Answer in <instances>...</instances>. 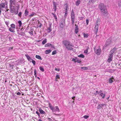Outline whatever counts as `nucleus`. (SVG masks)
Here are the masks:
<instances>
[{
  "label": "nucleus",
  "mask_w": 121,
  "mask_h": 121,
  "mask_svg": "<svg viewBox=\"0 0 121 121\" xmlns=\"http://www.w3.org/2000/svg\"><path fill=\"white\" fill-rule=\"evenodd\" d=\"M98 8L99 9L101 16L106 17L108 14L106 6L104 4L101 3L99 5Z\"/></svg>",
  "instance_id": "f257e3e1"
},
{
  "label": "nucleus",
  "mask_w": 121,
  "mask_h": 121,
  "mask_svg": "<svg viewBox=\"0 0 121 121\" xmlns=\"http://www.w3.org/2000/svg\"><path fill=\"white\" fill-rule=\"evenodd\" d=\"M62 43L65 46L66 48L69 50H71L72 49V45L69 40H65L62 41Z\"/></svg>",
  "instance_id": "f03ea898"
},
{
  "label": "nucleus",
  "mask_w": 121,
  "mask_h": 121,
  "mask_svg": "<svg viewBox=\"0 0 121 121\" xmlns=\"http://www.w3.org/2000/svg\"><path fill=\"white\" fill-rule=\"evenodd\" d=\"M71 16V21H72V24L73 25L75 20V14L73 10H72V11Z\"/></svg>",
  "instance_id": "7ed1b4c3"
},
{
  "label": "nucleus",
  "mask_w": 121,
  "mask_h": 121,
  "mask_svg": "<svg viewBox=\"0 0 121 121\" xmlns=\"http://www.w3.org/2000/svg\"><path fill=\"white\" fill-rule=\"evenodd\" d=\"M99 24L98 22V21L97 20L96 23V25L95 26V35H96L98 32V24Z\"/></svg>",
  "instance_id": "20e7f679"
},
{
  "label": "nucleus",
  "mask_w": 121,
  "mask_h": 121,
  "mask_svg": "<svg viewBox=\"0 0 121 121\" xmlns=\"http://www.w3.org/2000/svg\"><path fill=\"white\" fill-rule=\"evenodd\" d=\"M94 49L95 52L96 54L98 55H100L101 52V50L100 48H99L96 50L95 49Z\"/></svg>",
  "instance_id": "39448f33"
},
{
  "label": "nucleus",
  "mask_w": 121,
  "mask_h": 121,
  "mask_svg": "<svg viewBox=\"0 0 121 121\" xmlns=\"http://www.w3.org/2000/svg\"><path fill=\"white\" fill-rule=\"evenodd\" d=\"M113 54H109L108 56L109 58L107 60V61L108 62H110L111 61H112V58L113 57Z\"/></svg>",
  "instance_id": "423d86ee"
},
{
  "label": "nucleus",
  "mask_w": 121,
  "mask_h": 121,
  "mask_svg": "<svg viewBox=\"0 0 121 121\" xmlns=\"http://www.w3.org/2000/svg\"><path fill=\"white\" fill-rule=\"evenodd\" d=\"M65 25L64 21L62 20L60 22V28H63Z\"/></svg>",
  "instance_id": "0eeeda50"
},
{
  "label": "nucleus",
  "mask_w": 121,
  "mask_h": 121,
  "mask_svg": "<svg viewBox=\"0 0 121 121\" xmlns=\"http://www.w3.org/2000/svg\"><path fill=\"white\" fill-rule=\"evenodd\" d=\"M25 56L28 61H30V62H31V61L33 59H32L31 57L27 54H25Z\"/></svg>",
  "instance_id": "6e6552de"
},
{
  "label": "nucleus",
  "mask_w": 121,
  "mask_h": 121,
  "mask_svg": "<svg viewBox=\"0 0 121 121\" xmlns=\"http://www.w3.org/2000/svg\"><path fill=\"white\" fill-rule=\"evenodd\" d=\"M52 24L51 23H49V27L47 28V33H49L52 31L51 29Z\"/></svg>",
  "instance_id": "1a4fd4ad"
},
{
  "label": "nucleus",
  "mask_w": 121,
  "mask_h": 121,
  "mask_svg": "<svg viewBox=\"0 0 121 121\" xmlns=\"http://www.w3.org/2000/svg\"><path fill=\"white\" fill-rule=\"evenodd\" d=\"M53 112H59V110L58 106H56L54 108L52 111Z\"/></svg>",
  "instance_id": "9d476101"
},
{
  "label": "nucleus",
  "mask_w": 121,
  "mask_h": 121,
  "mask_svg": "<svg viewBox=\"0 0 121 121\" xmlns=\"http://www.w3.org/2000/svg\"><path fill=\"white\" fill-rule=\"evenodd\" d=\"M39 110L40 112V113L42 114H45L46 113L43 110L42 108H39Z\"/></svg>",
  "instance_id": "9b49d317"
},
{
  "label": "nucleus",
  "mask_w": 121,
  "mask_h": 121,
  "mask_svg": "<svg viewBox=\"0 0 121 121\" xmlns=\"http://www.w3.org/2000/svg\"><path fill=\"white\" fill-rule=\"evenodd\" d=\"M106 105L105 104H99L98 106L97 107L98 109H100L102 108L104 106Z\"/></svg>",
  "instance_id": "f8f14e48"
},
{
  "label": "nucleus",
  "mask_w": 121,
  "mask_h": 121,
  "mask_svg": "<svg viewBox=\"0 0 121 121\" xmlns=\"http://www.w3.org/2000/svg\"><path fill=\"white\" fill-rule=\"evenodd\" d=\"M5 6V4L4 3H1L0 4V9L1 10L2 8H4Z\"/></svg>",
  "instance_id": "ddd939ff"
},
{
  "label": "nucleus",
  "mask_w": 121,
  "mask_h": 121,
  "mask_svg": "<svg viewBox=\"0 0 121 121\" xmlns=\"http://www.w3.org/2000/svg\"><path fill=\"white\" fill-rule=\"evenodd\" d=\"M9 2L10 3L11 5H12V4L15 5V0H10Z\"/></svg>",
  "instance_id": "4468645a"
},
{
  "label": "nucleus",
  "mask_w": 121,
  "mask_h": 121,
  "mask_svg": "<svg viewBox=\"0 0 121 121\" xmlns=\"http://www.w3.org/2000/svg\"><path fill=\"white\" fill-rule=\"evenodd\" d=\"M111 43V41L110 39H108L107 40V41L106 42L105 45L106 46H107L110 45Z\"/></svg>",
  "instance_id": "2eb2a0df"
},
{
  "label": "nucleus",
  "mask_w": 121,
  "mask_h": 121,
  "mask_svg": "<svg viewBox=\"0 0 121 121\" xmlns=\"http://www.w3.org/2000/svg\"><path fill=\"white\" fill-rule=\"evenodd\" d=\"M19 7H18L17 8V9H14V11L15 14H18V10L19 9Z\"/></svg>",
  "instance_id": "dca6fc26"
},
{
  "label": "nucleus",
  "mask_w": 121,
  "mask_h": 121,
  "mask_svg": "<svg viewBox=\"0 0 121 121\" xmlns=\"http://www.w3.org/2000/svg\"><path fill=\"white\" fill-rule=\"evenodd\" d=\"M75 26H76L75 29V33L77 34L78 31V25L76 24L75 25Z\"/></svg>",
  "instance_id": "f3484780"
},
{
  "label": "nucleus",
  "mask_w": 121,
  "mask_h": 121,
  "mask_svg": "<svg viewBox=\"0 0 121 121\" xmlns=\"http://www.w3.org/2000/svg\"><path fill=\"white\" fill-rule=\"evenodd\" d=\"M53 9L57 8V4L56 2L53 1Z\"/></svg>",
  "instance_id": "a211bd4d"
},
{
  "label": "nucleus",
  "mask_w": 121,
  "mask_h": 121,
  "mask_svg": "<svg viewBox=\"0 0 121 121\" xmlns=\"http://www.w3.org/2000/svg\"><path fill=\"white\" fill-rule=\"evenodd\" d=\"M112 78H110L109 80V82L110 83H112L113 82V79H114V77L112 76Z\"/></svg>",
  "instance_id": "6ab92c4d"
},
{
  "label": "nucleus",
  "mask_w": 121,
  "mask_h": 121,
  "mask_svg": "<svg viewBox=\"0 0 121 121\" xmlns=\"http://www.w3.org/2000/svg\"><path fill=\"white\" fill-rule=\"evenodd\" d=\"M94 0H89L88 4L90 5L94 3Z\"/></svg>",
  "instance_id": "aec40b11"
},
{
  "label": "nucleus",
  "mask_w": 121,
  "mask_h": 121,
  "mask_svg": "<svg viewBox=\"0 0 121 121\" xmlns=\"http://www.w3.org/2000/svg\"><path fill=\"white\" fill-rule=\"evenodd\" d=\"M14 29H13V28L10 27L9 29V30L11 32L14 33L15 31H14Z\"/></svg>",
  "instance_id": "412c9836"
},
{
  "label": "nucleus",
  "mask_w": 121,
  "mask_h": 121,
  "mask_svg": "<svg viewBox=\"0 0 121 121\" xmlns=\"http://www.w3.org/2000/svg\"><path fill=\"white\" fill-rule=\"evenodd\" d=\"M52 14L53 15L54 18L55 19V21H57V19L56 14L53 13H52Z\"/></svg>",
  "instance_id": "4be33fe9"
},
{
  "label": "nucleus",
  "mask_w": 121,
  "mask_h": 121,
  "mask_svg": "<svg viewBox=\"0 0 121 121\" xmlns=\"http://www.w3.org/2000/svg\"><path fill=\"white\" fill-rule=\"evenodd\" d=\"M51 51V50L50 49L47 50L45 51V53L46 54H48L50 53Z\"/></svg>",
  "instance_id": "5701e85b"
},
{
  "label": "nucleus",
  "mask_w": 121,
  "mask_h": 121,
  "mask_svg": "<svg viewBox=\"0 0 121 121\" xmlns=\"http://www.w3.org/2000/svg\"><path fill=\"white\" fill-rule=\"evenodd\" d=\"M29 11L26 10L25 11V12L24 13L25 16H27L28 15Z\"/></svg>",
  "instance_id": "b1692460"
},
{
  "label": "nucleus",
  "mask_w": 121,
  "mask_h": 121,
  "mask_svg": "<svg viewBox=\"0 0 121 121\" xmlns=\"http://www.w3.org/2000/svg\"><path fill=\"white\" fill-rule=\"evenodd\" d=\"M99 96L102 97V98L103 99L105 97V95L104 94H103V93H101L100 94Z\"/></svg>",
  "instance_id": "393cba45"
},
{
  "label": "nucleus",
  "mask_w": 121,
  "mask_h": 121,
  "mask_svg": "<svg viewBox=\"0 0 121 121\" xmlns=\"http://www.w3.org/2000/svg\"><path fill=\"white\" fill-rule=\"evenodd\" d=\"M39 69L42 72H43L44 71V69L42 66H41L39 67Z\"/></svg>",
  "instance_id": "a878e982"
},
{
  "label": "nucleus",
  "mask_w": 121,
  "mask_h": 121,
  "mask_svg": "<svg viewBox=\"0 0 121 121\" xmlns=\"http://www.w3.org/2000/svg\"><path fill=\"white\" fill-rule=\"evenodd\" d=\"M83 35H84V37L85 38H87L88 36L89 35L87 33H83Z\"/></svg>",
  "instance_id": "bb28decb"
},
{
  "label": "nucleus",
  "mask_w": 121,
  "mask_h": 121,
  "mask_svg": "<svg viewBox=\"0 0 121 121\" xmlns=\"http://www.w3.org/2000/svg\"><path fill=\"white\" fill-rule=\"evenodd\" d=\"M35 57L36 58L40 60H42V59L41 57V56L39 55H36L35 56Z\"/></svg>",
  "instance_id": "cd10ccee"
},
{
  "label": "nucleus",
  "mask_w": 121,
  "mask_h": 121,
  "mask_svg": "<svg viewBox=\"0 0 121 121\" xmlns=\"http://www.w3.org/2000/svg\"><path fill=\"white\" fill-rule=\"evenodd\" d=\"M80 0H77L76 2V5L78 6L80 3Z\"/></svg>",
  "instance_id": "c85d7f7f"
},
{
  "label": "nucleus",
  "mask_w": 121,
  "mask_h": 121,
  "mask_svg": "<svg viewBox=\"0 0 121 121\" xmlns=\"http://www.w3.org/2000/svg\"><path fill=\"white\" fill-rule=\"evenodd\" d=\"M47 42V39H45L42 42V44L43 45L45 44Z\"/></svg>",
  "instance_id": "c756f323"
},
{
  "label": "nucleus",
  "mask_w": 121,
  "mask_h": 121,
  "mask_svg": "<svg viewBox=\"0 0 121 121\" xmlns=\"http://www.w3.org/2000/svg\"><path fill=\"white\" fill-rule=\"evenodd\" d=\"M52 45V44L50 43H47L45 45V47H47L50 46Z\"/></svg>",
  "instance_id": "7c9ffc66"
},
{
  "label": "nucleus",
  "mask_w": 121,
  "mask_h": 121,
  "mask_svg": "<svg viewBox=\"0 0 121 121\" xmlns=\"http://www.w3.org/2000/svg\"><path fill=\"white\" fill-rule=\"evenodd\" d=\"M18 22L19 24V27H21L22 25V23L21 21L19 20Z\"/></svg>",
  "instance_id": "2f4dec72"
},
{
  "label": "nucleus",
  "mask_w": 121,
  "mask_h": 121,
  "mask_svg": "<svg viewBox=\"0 0 121 121\" xmlns=\"http://www.w3.org/2000/svg\"><path fill=\"white\" fill-rule=\"evenodd\" d=\"M78 56L80 57L84 58V56L83 54H81L80 55H78Z\"/></svg>",
  "instance_id": "473e14b6"
},
{
  "label": "nucleus",
  "mask_w": 121,
  "mask_h": 121,
  "mask_svg": "<svg viewBox=\"0 0 121 121\" xmlns=\"http://www.w3.org/2000/svg\"><path fill=\"white\" fill-rule=\"evenodd\" d=\"M35 14V13L34 12H32V13L31 14H30L29 15V16L30 17L33 16H34V14Z\"/></svg>",
  "instance_id": "72a5a7b5"
},
{
  "label": "nucleus",
  "mask_w": 121,
  "mask_h": 121,
  "mask_svg": "<svg viewBox=\"0 0 121 121\" xmlns=\"http://www.w3.org/2000/svg\"><path fill=\"white\" fill-rule=\"evenodd\" d=\"M60 78V77H59V74H57L56 75V76L55 77V80L56 81H57V79L59 78Z\"/></svg>",
  "instance_id": "f704fd0d"
},
{
  "label": "nucleus",
  "mask_w": 121,
  "mask_h": 121,
  "mask_svg": "<svg viewBox=\"0 0 121 121\" xmlns=\"http://www.w3.org/2000/svg\"><path fill=\"white\" fill-rule=\"evenodd\" d=\"M107 71L110 73H112L113 72L112 69H109L107 70Z\"/></svg>",
  "instance_id": "c9c22d12"
},
{
  "label": "nucleus",
  "mask_w": 121,
  "mask_h": 121,
  "mask_svg": "<svg viewBox=\"0 0 121 121\" xmlns=\"http://www.w3.org/2000/svg\"><path fill=\"white\" fill-rule=\"evenodd\" d=\"M11 28H13V29L15 28V25L13 24H12L11 25Z\"/></svg>",
  "instance_id": "e433bc0d"
},
{
  "label": "nucleus",
  "mask_w": 121,
  "mask_h": 121,
  "mask_svg": "<svg viewBox=\"0 0 121 121\" xmlns=\"http://www.w3.org/2000/svg\"><path fill=\"white\" fill-rule=\"evenodd\" d=\"M81 69L84 70H87L88 69V68L86 67H81Z\"/></svg>",
  "instance_id": "4c0bfd02"
},
{
  "label": "nucleus",
  "mask_w": 121,
  "mask_h": 121,
  "mask_svg": "<svg viewBox=\"0 0 121 121\" xmlns=\"http://www.w3.org/2000/svg\"><path fill=\"white\" fill-rule=\"evenodd\" d=\"M31 62H32L33 64L34 65H35V64H36V62L33 59L31 61Z\"/></svg>",
  "instance_id": "58836bf2"
},
{
  "label": "nucleus",
  "mask_w": 121,
  "mask_h": 121,
  "mask_svg": "<svg viewBox=\"0 0 121 121\" xmlns=\"http://www.w3.org/2000/svg\"><path fill=\"white\" fill-rule=\"evenodd\" d=\"M56 53V51L55 50L53 51L52 52V55H54Z\"/></svg>",
  "instance_id": "ea45409f"
},
{
  "label": "nucleus",
  "mask_w": 121,
  "mask_h": 121,
  "mask_svg": "<svg viewBox=\"0 0 121 121\" xmlns=\"http://www.w3.org/2000/svg\"><path fill=\"white\" fill-rule=\"evenodd\" d=\"M115 50L113 49H112L111 51V52H110L111 53V54H113V53L115 52Z\"/></svg>",
  "instance_id": "a19ab883"
},
{
  "label": "nucleus",
  "mask_w": 121,
  "mask_h": 121,
  "mask_svg": "<svg viewBox=\"0 0 121 121\" xmlns=\"http://www.w3.org/2000/svg\"><path fill=\"white\" fill-rule=\"evenodd\" d=\"M34 75L35 77H37L36 72V70L35 69L34 71Z\"/></svg>",
  "instance_id": "79ce46f5"
},
{
  "label": "nucleus",
  "mask_w": 121,
  "mask_h": 121,
  "mask_svg": "<svg viewBox=\"0 0 121 121\" xmlns=\"http://www.w3.org/2000/svg\"><path fill=\"white\" fill-rule=\"evenodd\" d=\"M49 107L50 108V109L52 110H52L54 108V107H53L52 106H49Z\"/></svg>",
  "instance_id": "37998d69"
},
{
  "label": "nucleus",
  "mask_w": 121,
  "mask_h": 121,
  "mask_svg": "<svg viewBox=\"0 0 121 121\" xmlns=\"http://www.w3.org/2000/svg\"><path fill=\"white\" fill-rule=\"evenodd\" d=\"M81 62V60H79L78 59V60L77 61V62L78 63H80Z\"/></svg>",
  "instance_id": "c03bdc74"
},
{
  "label": "nucleus",
  "mask_w": 121,
  "mask_h": 121,
  "mask_svg": "<svg viewBox=\"0 0 121 121\" xmlns=\"http://www.w3.org/2000/svg\"><path fill=\"white\" fill-rule=\"evenodd\" d=\"M89 117V116H88L85 115L83 116V117L86 119H87Z\"/></svg>",
  "instance_id": "a18cd8bd"
},
{
  "label": "nucleus",
  "mask_w": 121,
  "mask_h": 121,
  "mask_svg": "<svg viewBox=\"0 0 121 121\" xmlns=\"http://www.w3.org/2000/svg\"><path fill=\"white\" fill-rule=\"evenodd\" d=\"M22 13L21 12H19L18 14V16L20 17H21Z\"/></svg>",
  "instance_id": "49530a36"
},
{
  "label": "nucleus",
  "mask_w": 121,
  "mask_h": 121,
  "mask_svg": "<svg viewBox=\"0 0 121 121\" xmlns=\"http://www.w3.org/2000/svg\"><path fill=\"white\" fill-rule=\"evenodd\" d=\"M72 61L76 63V59H75V57L74 58H73L72 59Z\"/></svg>",
  "instance_id": "de8ad7c7"
},
{
  "label": "nucleus",
  "mask_w": 121,
  "mask_h": 121,
  "mask_svg": "<svg viewBox=\"0 0 121 121\" xmlns=\"http://www.w3.org/2000/svg\"><path fill=\"white\" fill-rule=\"evenodd\" d=\"M5 22L7 26L8 27V25L9 24V22L8 21H6Z\"/></svg>",
  "instance_id": "09e8293b"
},
{
  "label": "nucleus",
  "mask_w": 121,
  "mask_h": 121,
  "mask_svg": "<svg viewBox=\"0 0 121 121\" xmlns=\"http://www.w3.org/2000/svg\"><path fill=\"white\" fill-rule=\"evenodd\" d=\"M86 25H87L88 24V22H89V21H88V19H86Z\"/></svg>",
  "instance_id": "8fccbe9b"
},
{
  "label": "nucleus",
  "mask_w": 121,
  "mask_h": 121,
  "mask_svg": "<svg viewBox=\"0 0 121 121\" xmlns=\"http://www.w3.org/2000/svg\"><path fill=\"white\" fill-rule=\"evenodd\" d=\"M38 24H40V25H39V27L41 28L42 25V24L40 23L39 22Z\"/></svg>",
  "instance_id": "3c124183"
},
{
  "label": "nucleus",
  "mask_w": 121,
  "mask_h": 121,
  "mask_svg": "<svg viewBox=\"0 0 121 121\" xmlns=\"http://www.w3.org/2000/svg\"><path fill=\"white\" fill-rule=\"evenodd\" d=\"M65 5L66 6V8L65 9V11H67V4H65Z\"/></svg>",
  "instance_id": "603ef678"
},
{
  "label": "nucleus",
  "mask_w": 121,
  "mask_h": 121,
  "mask_svg": "<svg viewBox=\"0 0 121 121\" xmlns=\"http://www.w3.org/2000/svg\"><path fill=\"white\" fill-rule=\"evenodd\" d=\"M12 39L11 37H9V39L10 41H11Z\"/></svg>",
  "instance_id": "864d4df0"
},
{
  "label": "nucleus",
  "mask_w": 121,
  "mask_h": 121,
  "mask_svg": "<svg viewBox=\"0 0 121 121\" xmlns=\"http://www.w3.org/2000/svg\"><path fill=\"white\" fill-rule=\"evenodd\" d=\"M55 70L58 71H60V69H59L55 68Z\"/></svg>",
  "instance_id": "5fc2aeb1"
},
{
  "label": "nucleus",
  "mask_w": 121,
  "mask_h": 121,
  "mask_svg": "<svg viewBox=\"0 0 121 121\" xmlns=\"http://www.w3.org/2000/svg\"><path fill=\"white\" fill-rule=\"evenodd\" d=\"M118 6L120 7H121V2L119 3L118 4Z\"/></svg>",
  "instance_id": "6e6d98bb"
},
{
  "label": "nucleus",
  "mask_w": 121,
  "mask_h": 121,
  "mask_svg": "<svg viewBox=\"0 0 121 121\" xmlns=\"http://www.w3.org/2000/svg\"><path fill=\"white\" fill-rule=\"evenodd\" d=\"M29 33L30 34L33 35V32L32 31H30V32Z\"/></svg>",
  "instance_id": "4d7b16f0"
},
{
  "label": "nucleus",
  "mask_w": 121,
  "mask_h": 121,
  "mask_svg": "<svg viewBox=\"0 0 121 121\" xmlns=\"http://www.w3.org/2000/svg\"><path fill=\"white\" fill-rule=\"evenodd\" d=\"M50 46H51V48H55L54 46L52 45H52H51Z\"/></svg>",
  "instance_id": "13d9d810"
},
{
  "label": "nucleus",
  "mask_w": 121,
  "mask_h": 121,
  "mask_svg": "<svg viewBox=\"0 0 121 121\" xmlns=\"http://www.w3.org/2000/svg\"><path fill=\"white\" fill-rule=\"evenodd\" d=\"M88 52V50L87 49L85 50L84 51V52L86 53H87V52Z\"/></svg>",
  "instance_id": "bf43d9fd"
},
{
  "label": "nucleus",
  "mask_w": 121,
  "mask_h": 121,
  "mask_svg": "<svg viewBox=\"0 0 121 121\" xmlns=\"http://www.w3.org/2000/svg\"><path fill=\"white\" fill-rule=\"evenodd\" d=\"M12 5H10V9L11 10H12V9H13L12 8Z\"/></svg>",
  "instance_id": "052dcab7"
},
{
  "label": "nucleus",
  "mask_w": 121,
  "mask_h": 121,
  "mask_svg": "<svg viewBox=\"0 0 121 121\" xmlns=\"http://www.w3.org/2000/svg\"><path fill=\"white\" fill-rule=\"evenodd\" d=\"M17 95H20L21 94V93L20 92H18L17 93Z\"/></svg>",
  "instance_id": "680f3d73"
},
{
  "label": "nucleus",
  "mask_w": 121,
  "mask_h": 121,
  "mask_svg": "<svg viewBox=\"0 0 121 121\" xmlns=\"http://www.w3.org/2000/svg\"><path fill=\"white\" fill-rule=\"evenodd\" d=\"M67 14H65L64 15V17L65 18L66 17V16H67Z\"/></svg>",
  "instance_id": "e2e57ef3"
},
{
  "label": "nucleus",
  "mask_w": 121,
  "mask_h": 121,
  "mask_svg": "<svg viewBox=\"0 0 121 121\" xmlns=\"http://www.w3.org/2000/svg\"><path fill=\"white\" fill-rule=\"evenodd\" d=\"M52 119L50 118H48V121H51Z\"/></svg>",
  "instance_id": "0e129e2a"
},
{
  "label": "nucleus",
  "mask_w": 121,
  "mask_h": 121,
  "mask_svg": "<svg viewBox=\"0 0 121 121\" xmlns=\"http://www.w3.org/2000/svg\"><path fill=\"white\" fill-rule=\"evenodd\" d=\"M9 66L11 67L13 66V65L12 64H9Z\"/></svg>",
  "instance_id": "69168bd1"
},
{
  "label": "nucleus",
  "mask_w": 121,
  "mask_h": 121,
  "mask_svg": "<svg viewBox=\"0 0 121 121\" xmlns=\"http://www.w3.org/2000/svg\"><path fill=\"white\" fill-rule=\"evenodd\" d=\"M11 13H13L14 12V10L12 9L11 10Z\"/></svg>",
  "instance_id": "338daca9"
},
{
  "label": "nucleus",
  "mask_w": 121,
  "mask_h": 121,
  "mask_svg": "<svg viewBox=\"0 0 121 121\" xmlns=\"http://www.w3.org/2000/svg\"><path fill=\"white\" fill-rule=\"evenodd\" d=\"M57 8H54V9H54V11L55 12H56V9H57Z\"/></svg>",
  "instance_id": "774afa93"
}]
</instances>
